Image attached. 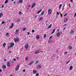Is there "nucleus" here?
<instances>
[{
  "label": "nucleus",
  "instance_id": "obj_1",
  "mask_svg": "<svg viewBox=\"0 0 76 76\" xmlns=\"http://www.w3.org/2000/svg\"><path fill=\"white\" fill-rule=\"evenodd\" d=\"M19 67H20V65H18L17 66V67L15 68V70H16V71L18 70H19Z\"/></svg>",
  "mask_w": 76,
  "mask_h": 76
},
{
  "label": "nucleus",
  "instance_id": "obj_2",
  "mask_svg": "<svg viewBox=\"0 0 76 76\" xmlns=\"http://www.w3.org/2000/svg\"><path fill=\"white\" fill-rule=\"evenodd\" d=\"M19 39L18 38V37H17L14 39V41L15 42H17L19 41Z\"/></svg>",
  "mask_w": 76,
  "mask_h": 76
},
{
  "label": "nucleus",
  "instance_id": "obj_3",
  "mask_svg": "<svg viewBox=\"0 0 76 76\" xmlns=\"http://www.w3.org/2000/svg\"><path fill=\"white\" fill-rule=\"evenodd\" d=\"M51 12H52V10L51 9H49L48 11V14L50 15L51 13Z\"/></svg>",
  "mask_w": 76,
  "mask_h": 76
},
{
  "label": "nucleus",
  "instance_id": "obj_4",
  "mask_svg": "<svg viewBox=\"0 0 76 76\" xmlns=\"http://www.w3.org/2000/svg\"><path fill=\"white\" fill-rule=\"evenodd\" d=\"M7 65L8 67H10V62H7Z\"/></svg>",
  "mask_w": 76,
  "mask_h": 76
},
{
  "label": "nucleus",
  "instance_id": "obj_5",
  "mask_svg": "<svg viewBox=\"0 0 76 76\" xmlns=\"http://www.w3.org/2000/svg\"><path fill=\"white\" fill-rule=\"evenodd\" d=\"M28 44H26L25 45V48H26V49H27V48H28Z\"/></svg>",
  "mask_w": 76,
  "mask_h": 76
},
{
  "label": "nucleus",
  "instance_id": "obj_6",
  "mask_svg": "<svg viewBox=\"0 0 76 76\" xmlns=\"http://www.w3.org/2000/svg\"><path fill=\"white\" fill-rule=\"evenodd\" d=\"M41 65H39L38 66L37 68H38V69H41Z\"/></svg>",
  "mask_w": 76,
  "mask_h": 76
},
{
  "label": "nucleus",
  "instance_id": "obj_7",
  "mask_svg": "<svg viewBox=\"0 0 76 76\" xmlns=\"http://www.w3.org/2000/svg\"><path fill=\"white\" fill-rule=\"evenodd\" d=\"M14 45H15V44L13 43H11L10 45V47H13L14 46Z\"/></svg>",
  "mask_w": 76,
  "mask_h": 76
},
{
  "label": "nucleus",
  "instance_id": "obj_8",
  "mask_svg": "<svg viewBox=\"0 0 76 76\" xmlns=\"http://www.w3.org/2000/svg\"><path fill=\"white\" fill-rule=\"evenodd\" d=\"M56 36L58 37H60V33H58L56 34Z\"/></svg>",
  "mask_w": 76,
  "mask_h": 76
},
{
  "label": "nucleus",
  "instance_id": "obj_9",
  "mask_svg": "<svg viewBox=\"0 0 76 76\" xmlns=\"http://www.w3.org/2000/svg\"><path fill=\"white\" fill-rule=\"evenodd\" d=\"M36 5V3H34L31 6L32 8H34V7H35V6Z\"/></svg>",
  "mask_w": 76,
  "mask_h": 76
},
{
  "label": "nucleus",
  "instance_id": "obj_10",
  "mask_svg": "<svg viewBox=\"0 0 76 76\" xmlns=\"http://www.w3.org/2000/svg\"><path fill=\"white\" fill-rule=\"evenodd\" d=\"M34 61H32L30 63H29L28 64V65H29L30 66H31V64H33L34 63Z\"/></svg>",
  "mask_w": 76,
  "mask_h": 76
},
{
  "label": "nucleus",
  "instance_id": "obj_11",
  "mask_svg": "<svg viewBox=\"0 0 76 76\" xmlns=\"http://www.w3.org/2000/svg\"><path fill=\"white\" fill-rule=\"evenodd\" d=\"M33 73L34 74H36V73H37V70H34L33 71Z\"/></svg>",
  "mask_w": 76,
  "mask_h": 76
},
{
  "label": "nucleus",
  "instance_id": "obj_12",
  "mask_svg": "<svg viewBox=\"0 0 76 76\" xmlns=\"http://www.w3.org/2000/svg\"><path fill=\"white\" fill-rule=\"evenodd\" d=\"M2 68L4 69H5L6 68V66L5 65H4L2 66Z\"/></svg>",
  "mask_w": 76,
  "mask_h": 76
},
{
  "label": "nucleus",
  "instance_id": "obj_13",
  "mask_svg": "<svg viewBox=\"0 0 76 76\" xmlns=\"http://www.w3.org/2000/svg\"><path fill=\"white\" fill-rule=\"evenodd\" d=\"M38 53H39V50H38L37 51H36L35 52V54H38Z\"/></svg>",
  "mask_w": 76,
  "mask_h": 76
},
{
  "label": "nucleus",
  "instance_id": "obj_14",
  "mask_svg": "<svg viewBox=\"0 0 76 76\" xmlns=\"http://www.w3.org/2000/svg\"><path fill=\"white\" fill-rule=\"evenodd\" d=\"M36 39H39V35H37L36 36Z\"/></svg>",
  "mask_w": 76,
  "mask_h": 76
},
{
  "label": "nucleus",
  "instance_id": "obj_15",
  "mask_svg": "<svg viewBox=\"0 0 76 76\" xmlns=\"http://www.w3.org/2000/svg\"><path fill=\"white\" fill-rule=\"evenodd\" d=\"M3 16V14L2 13H1L0 14V18H1V16Z\"/></svg>",
  "mask_w": 76,
  "mask_h": 76
},
{
  "label": "nucleus",
  "instance_id": "obj_16",
  "mask_svg": "<svg viewBox=\"0 0 76 76\" xmlns=\"http://www.w3.org/2000/svg\"><path fill=\"white\" fill-rule=\"evenodd\" d=\"M56 30V29H53V31H52V32L51 33V34H53V33H54V32H55V30Z\"/></svg>",
  "mask_w": 76,
  "mask_h": 76
},
{
  "label": "nucleus",
  "instance_id": "obj_17",
  "mask_svg": "<svg viewBox=\"0 0 76 76\" xmlns=\"http://www.w3.org/2000/svg\"><path fill=\"white\" fill-rule=\"evenodd\" d=\"M52 26V24H51L48 27V29L49 28H51V26Z\"/></svg>",
  "mask_w": 76,
  "mask_h": 76
},
{
  "label": "nucleus",
  "instance_id": "obj_18",
  "mask_svg": "<svg viewBox=\"0 0 76 76\" xmlns=\"http://www.w3.org/2000/svg\"><path fill=\"white\" fill-rule=\"evenodd\" d=\"M20 22V19H18L17 21V22Z\"/></svg>",
  "mask_w": 76,
  "mask_h": 76
},
{
  "label": "nucleus",
  "instance_id": "obj_19",
  "mask_svg": "<svg viewBox=\"0 0 76 76\" xmlns=\"http://www.w3.org/2000/svg\"><path fill=\"white\" fill-rule=\"evenodd\" d=\"M42 19H43V18H42V17H40L39 18V21H40V20H42Z\"/></svg>",
  "mask_w": 76,
  "mask_h": 76
},
{
  "label": "nucleus",
  "instance_id": "obj_20",
  "mask_svg": "<svg viewBox=\"0 0 76 76\" xmlns=\"http://www.w3.org/2000/svg\"><path fill=\"white\" fill-rule=\"evenodd\" d=\"M52 42V41H51V40L50 39H49L48 41V42H49V43H51V42Z\"/></svg>",
  "mask_w": 76,
  "mask_h": 76
},
{
  "label": "nucleus",
  "instance_id": "obj_21",
  "mask_svg": "<svg viewBox=\"0 0 76 76\" xmlns=\"http://www.w3.org/2000/svg\"><path fill=\"white\" fill-rule=\"evenodd\" d=\"M68 21V19H65V20H64V22H67Z\"/></svg>",
  "mask_w": 76,
  "mask_h": 76
},
{
  "label": "nucleus",
  "instance_id": "obj_22",
  "mask_svg": "<svg viewBox=\"0 0 76 76\" xmlns=\"http://www.w3.org/2000/svg\"><path fill=\"white\" fill-rule=\"evenodd\" d=\"M69 50H71L72 49V47L71 46H69Z\"/></svg>",
  "mask_w": 76,
  "mask_h": 76
},
{
  "label": "nucleus",
  "instance_id": "obj_23",
  "mask_svg": "<svg viewBox=\"0 0 76 76\" xmlns=\"http://www.w3.org/2000/svg\"><path fill=\"white\" fill-rule=\"evenodd\" d=\"M6 43H4V44L3 45V46L4 47H5L6 46Z\"/></svg>",
  "mask_w": 76,
  "mask_h": 76
},
{
  "label": "nucleus",
  "instance_id": "obj_24",
  "mask_svg": "<svg viewBox=\"0 0 76 76\" xmlns=\"http://www.w3.org/2000/svg\"><path fill=\"white\" fill-rule=\"evenodd\" d=\"M41 11H42V10H40L39 11L37 12V14H39V13H40V12H41Z\"/></svg>",
  "mask_w": 76,
  "mask_h": 76
},
{
  "label": "nucleus",
  "instance_id": "obj_25",
  "mask_svg": "<svg viewBox=\"0 0 76 76\" xmlns=\"http://www.w3.org/2000/svg\"><path fill=\"white\" fill-rule=\"evenodd\" d=\"M8 1H8V0H6L5 1L4 3L5 4L6 3H7L8 2Z\"/></svg>",
  "mask_w": 76,
  "mask_h": 76
},
{
  "label": "nucleus",
  "instance_id": "obj_26",
  "mask_svg": "<svg viewBox=\"0 0 76 76\" xmlns=\"http://www.w3.org/2000/svg\"><path fill=\"white\" fill-rule=\"evenodd\" d=\"M70 70H72V69H73V66H71L70 68Z\"/></svg>",
  "mask_w": 76,
  "mask_h": 76
},
{
  "label": "nucleus",
  "instance_id": "obj_27",
  "mask_svg": "<svg viewBox=\"0 0 76 76\" xmlns=\"http://www.w3.org/2000/svg\"><path fill=\"white\" fill-rule=\"evenodd\" d=\"M19 2L20 3H23V1L22 0H20L19 1Z\"/></svg>",
  "mask_w": 76,
  "mask_h": 76
},
{
  "label": "nucleus",
  "instance_id": "obj_28",
  "mask_svg": "<svg viewBox=\"0 0 76 76\" xmlns=\"http://www.w3.org/2000/svg\"><path fill=\"white\" fill-rule=\"evenodd\" d=\"M39 63V61L37 60V61H36L35 63V64H37Z\"/></svg>",
  "mask_w": 76,
  "mask_h": 76
},
{
  "label": "nucleus",
  "instance_id": "obj_29",
  "mask_svg": "<svg viewBox=\"0 0 76 76\" xmlns=\"http://www.w3.org/2000/svg\"><path fill=\"white\" fill-rule=\"evenodd\" d=\"M44 11H43L41 15H44Z\"/></svg>",
  "mask_w": 76,
  "mask_h": 76
},
{
  "label": "nucleus",
  "instance_id": "obj_30",
  "mask_svg": "<svg viewBox=\"0 0 76 76\" xmlns=\"http://www.w3.org/2000/svg\"><path fill=\"white\" fill-rule=\"evenodd\" d=\"M6 36H8L9 35V33H6Z\"/></svg>",
  "mask_w": 76,
  "mask_h": 76
},
{
  "label": "nucleus",
  "instance_id": "obj_31",
  "mask_svg": "<svg viewBox=\"0 0 76 76\" xmlns=\"http://www.w3.org/2000/svg\"><path fill=\"white\" fill-rule=\"evenodd\" d=\"M25 59L26 60H28V57H26Z\"/></svg>",
  "mask_w": 76,
  "mask_h": 76
},
{
  "label": "nucleus",
  "instance_id": "obj_32",
  "mask_svg": "<svg viewBox=\"0 0 76 76\" xmlns=\"http://www.w3.org/2000/svg\"><path fill=\"white\" fill-rule=\"evenodd\" d=\"M36 76H39V73H37L36 75Z\"/></svg>",
  "mask_w": 76,
  "mask_h": 76
},
{
  "label": "nucleus",
  "instance_id": "obj_33",
  "mask_svg": "<svg viewBox=\"0 0 76 76\" xmlns=\"http://www.w3.org/2000/svg\"><path fill=\"white\" fill-rule=\"evenodd\" d=\"M4 23H6V22L4 21H2V24H4Z\"/></svg>",
  "mask_w": 76,
  "mask_h": 76
},
{
  "label": "nucleus",
  "instance_id": "obj_34",
  "mask_svg": "<svg viewBox=\"0 0 76 76\" xmlns=\"http://www.w3.org/2000/svg\"><path fill=\"white\" fill-rule=\"evenodd\" d=\"M70 60H69V61H68L66 63V64H68V63H69V62H70Z\"/></svg>",
  "mask_w": 76,
  "mask_h": 76
},
{
  "label": "nucleus",
  "instance_id": "obj_35",
  "mask_svg": "<svg viewBox=\"0 0 76 76\" xmlns=\"http://www.w3.org/2000/svg\"><path fill=\"white\" fill-rule=\"evenodd\" d=\"M73 31L72 30L71 31L70 33H71V34H72V33H73Z\"/></svg>",
  "mask_w": 76,
  "mask_h": 76
},
{
  "label": "nucleus",
  "instance_id": "obj_36",
  "mask_svg": "<svg viewBox=\"0 0 76 76\" xmlns=\"http://www.w3.org/2000/svg\"><path fill=\"white\" fill-rule=\"evenodd\" d=\"M53 38V36H51L50 37V38H49V39H51V38Z\"/></svg>",
  "mask_w": 76,
  "mask_h": 76
},
{
  "label": "nucleus",
  "instance_id": "obj_37",
  "mask_svg": "<svg viewBox=\"0 0 76 76\" xmlns=\"http://www.w3.org/2000/svg\"><path fill=\"white\" fill-rule=\"evenodd\" d=\"M44 38H45V37H46V34H45L44 35Z\"/></svg>",
  "mask_w": 76,
  "mask_h": 76
},
{
  "label": "nucleus",
  "instance_id": "obj_38",
  "mask_svg": "<svg viewBox=\"0 0 76 76\" xmlns=\"http://www.w3.org/2000/svg\"><path fill=\"white\" fill-rule=\"evenodd\" d=\"M31 32H35V30H32Z\"/></svg>",
  "mask_w": 76,
  "mask_h": 76
},
{
  "label": "nucleus",
  "instance_id": "obj_39",
  "mask_svg": "<svg viewBox=\"0 0 76 76\" xmlns=\"http://www.w3.org/2000/svg\"><path fill=\"white\" fill-rule=\"evenodd\" d=\"M19 31V30H16L15 31V32H18V31Z\"/></svg>",
  "mask_w": 76,
  "mask_h": 76
},
{
  "label": "nucleus",
  "instance_id": "obj_40",
  "mask_svg": "<svg viewBox=\"0 0 76 76\" xmlns=\"http://www.w3.org/2000/svg\"><path fill=\"white\" fill-rule=\"evenodd\" d=\"M26 28H25L23 29V31H25L26 30Z\"/></svg>",
  "mask_w": 76,
  "mask_h": 76
},
{
  "label": "nucleus",
  "instance_id": "obj_41",
  "mask_svg": "<svg viewBox=\"0 0 76 76\" xmlns=\"http://www.w3.org/2000/svg\"><path fill=\"white\" fill-rule=\"evenodd\" d=\"M67 15V14L66 13L64 15V17L65 16H66Z\"/></svg>",
  "mask_w": 76,
  "mask_h": 76
},
{
  "label": "nucleus",
  "instance_id": "obj_42",
  "mask_svg": "<svg viewBox=\"0 0 76 76\" xmlns=\"http://www.w3.org/2000/svg\"><path fill=\"white\" fill-rule=\"evenodd\" d=\"M76 13H75V14H74V18H75V17H76Z\"/></svg>",
  "mask_w": 76,
  "mask_h": 76
},
{
  "label": "nucleus",
  "instance_id": "obj_43",
  "mask_svg": "<svg viewBox=\"0 0 76 76\" xmlns=\"http://www.w3.org/2000/svg\"><path fill=\"white\" fill-rule=\"evenodd\" d=\"M16 60V58H14L13 59V61H15Z\"/></svg>",
  "mask_w": 76,
  "mask_h": 76
},
{
  "label": "nucleus",
  "instance_id": "obj_44",
  "mask_svg": "<svg viewBox=\"0 0 76 76\" xmlns=\"http://www.w3.org/2000/svg\"><path fill=\"white\" fill-rule=\"evenodd\" d=\"M12 53V51H10L9 52V54H10V53Z\"/></svg>",
  "mask_w": 76,
  "mask_h": 76
},
{
  "label": "nucleus",
  "instance_id": "obj_45",
  "mask_svg": "<svg viewBox=\"0 0 76 76\" xmlns=\"http://www.w3.org/2000/svg\"><path fill=\"white\" fill-rule=\"evenodd\" d=\"M19 15H21V14H22V12H19Z\"/></svg>",
  "mask_w": 76,
  "mask_h": 76
},
{
  "label": "nucleus",
  "instance_id": "obj_46",
  "mask_svg": "<svg viewBox=\"0 0 76 76\" xmlns=\"http://www.w3.org/2000/svg\"><path fill=\"white\" fill-rule=\"evenodd\" d=\"M62 6V4H60L59 5V7H61Z\"/></svg>",
  "mask_w": 76,
  "mask_h": 76
},
{
  "label": "nucleus",
  "instance_id": "obj_47",
  "mask_svg": "<svg viewBox=\"0 0 76 76\" xmlns=\"http://www.w3.org/2000/svg\"><path fill=\"white\" fill-rule=\"evenodd\" d=\"M13 28V26H11L10 27V28Z\"/></svg>",
  "mask_w": 76,
  "mask_h": 76
},
{
  "label": "nucleus",
  "instance_id": "obj_48",
  "mask_svg": "<svg viewBox=\"0 0 76 76\" xmlns=\"http://www.w3.org/2000/svg\"><path fill=\"white\" fill-rule=\"evenodd\" d=\"M23 72H25V69H24L23 70Z\"/></svg>",
  "mask_w": 76,
  "mask_h": 76
},
{
  "label": "nucleus",
  "instance_id": "obj_49",
  "mask_svg": "<svg viewBox=\"0 0 76 76\" xmlns=\"http://www.w3.org/2000/svg\"><path fill=\"white\" fill-rule=\"evenodd\" d=\"M67 52H65L64 53V54H67Z\"/></svg>",
  "mask_w": 76,
  "mask_h": 76
},
{
  "label": "nucleus",
  "instance_id": "obj_50",
  "mask_svg": "<svg viewBox=\"0 0 76 76\" xmlns=\"http://www.w3.org/2000/svg\"><path fill=\"white\" fill-rule=\"evenodd\" d=\"M61 16L62 17L63 16V15H62V14H61Z\"/></svg>",
  "mask_w": 76,
  "mask_h": 76
},
{
  "label": "nucleus",
  "instance_id": "obj_51",
  "mask_svg": "<svg viewBox=\"0 0 76 76\" xmlns=\"http://www.w3.org/2000/svg\"><path fill=\"white\" fill-rule=\"evenodd\" d=\"M19 58L18 57H17V60H19Z\"/></svg>",
  "mask_w": 76,
  "mask_h": 76
},
{
  "label": "nucleus",
  "instance_id": "obj_52",
  "mask_svg": "<svg viewBox=\"0 0 76 76\" xmlns=\"http://www.w3.org/2000/svg\"><path fill=\"white\" fill-rule=\"evenodd\" d=\"M4 7V5H2L1 8H3Z\"/></svg>",
  "mask_w": 76,
  "mask_h": 76
},
{
  "label": "nucleus",
  "instance_id": "obj_53",
  "mask_svg": "<svg viewBox=\"0 0 76 76\" xmlns=\"http://www.w3.org/2000/svg\"><path fill=\"white\" fill-rule=\"evenodd\" d=\"M13 25H14V24H13V23H12V25H11V26H13Z\"/></svg>",
  "mask_w": 76,
  "mask_h": 76
},
{
  "label": "nucleus",
  "instance_id": "obj_54",
  "mask_svg": "<svg viewBox=\"0 0 76 76\" xmlns=\"http://www.w3.org/2000/svg\"><path fill=\"white\" fill-rule=\"evenodd\" d=\"M64 6H63V8H62V10H63V9H64Z\"/></svg>",
  "mask_w": 76,
  "mask_h": 76
},
{
  "label": "nucleus",
  "instance_id": "obj_55",
  "mask_svg": "<svg viewBox=\"0 0 76 76\" xmlns=\"http://www.w3.org/2000/svg\"><path fill=\"white\" fill-rule=\"evenodd\" d=\"M10 47H11L10 46L9 47H8V49H9V48H10Z\"/></svg>",
  "mask_w": 76,
  "mask_h": 76
},
{
  "label": "nucleus",
  "instance_id": "obj_56",
  "mask_svg": "<svg viewBox=\"0 0 76 76\" xmlns=\"http://www.w3.org/2000/svg\"><path fill=\"white\" fill-rule=\"evenodd\" d=\"M0 72H2V70H1V69H0Z\"/></svg>",
  "mask_w": 76,
  "mask_h": 76
},
{
  "label": "nucleus",
  "instance_id": "obj_57",
  "mask_svg": "<svg viewBox=\"0 0 76 76\" xmlns=\"http://www.w3.org/2000/svg\"><path fill=\"white\" fill-rule=\"evenodd\" d=\"M57 15H59V12H57Z\"/></svg>",
  "mask_w": 76,
  "mask_h": 76
},
{
  "label": "nucleus",
  "instance_id": "obj_58",
  "mask_svg": "<svg viewBox=\"0 0 76 76\" xmlns=\"http://www.w3.org/2000/svg\"><path fill=\"white\" fill-rule=\"evenodd\" d=\"M35 18H37V15H35Z\"/></svg>",
  "mask_w": 76,
  "mask_h": 76
},
{
  "label": "nucleus",
  "instance_id": "obj_59",
  "mask_svg": "<svg viewBox=\"0 0 76 76\" xmlns=\"http://www.w3.org/2000/svg\"><path fill=\"white\" fill-rule=\"evenodd\" d=\"M27 34L28 35H29V34H30V33L29 32H28L27 33Z\"/></svg>",
  "mask_w": 76,
  "mask_h": 76
},
{
  "label": "nucleus",
  "instance_id": "obj_60",
  "mask_svg": "<svg viewBox=\"0 0 76 76\" xmlns=\"http://www.w3.org/2000/svg\"><path fill=\"white\" fill-rule=\"evenodd\" d=\"M69 6L70 7H71V6H70V4H69Z\"/></svg>",
  "mask_w": 76,
  "mask_h": 76
},
{
  "label": "nucleus",
  "instance_id": "obj_61",
  "mask_svg": "<svg viewBox=\"0 0 76 76\" xmlns=\"http://www.w3.org/2000/svg\"><path fill=\"white\" fill-rule=\"evenodd\" d=\"M56 55L55 54V55H54V57H56Z\"/></svg>",
  "mask_w": 76,
  "mask_h": 76
},
{
  "label": "nucleus",
  "instance_id": "obj_62",
  "mask_svg": "<svg viewBox=\"0 0 76 76\" xmlns=\"http://www.w3.org/2000/svg\"><path fill=\"white\" fill-rule=\"evenodd\" d=\"M66 24H65L63 26H66Z\"/></svg>",
  "mask_w": 76,
  "mask_h": 76
},
{
  "label": "nucleus",
  "instance_id": "obj_63",
  "mask_svg": "<svg viewBox=\"0 0 76 76\" xmlns=\"http://www.w3.org/2000/svg\"><path fill=\"white\" fill-rule=\"evenodd\" d=\"M31 7V5H28V7Z\"/></svg>",
  "mask_w": 76,
  "mask_h": 76
},
{
  "label": "nucleus",
  "instance_id": "obj_64",
  "mask_svg": "<svg viewBox=\"0 0 76 76\" xmlns=\"http://www.w3.org/2000/svg\"><path fill=\"white\" fill-rule=\"evenodd\" d=\"M18 34V33L17 32H16L15 33V35H16L17 34Z\"/></svg>",
  "mask_w": 76,
  "mask_h": 76
}]
</instances>
